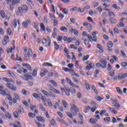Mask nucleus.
Listing matches in <instances>:
<instances>
[{
    "mask_svg": "<svg viewBox=\"0 0 127 127\" xmlns=\"http://www.w3.org/2000/svg\"><path fill=\"white\" fill-rule=\"evenodd\" d=\"M70 106H71L70 111L73 116H76L77 113H78L79 110L77 106L75 105L74 104H70Z\"/></svg>",
    "mask_w": 127,
    "mask_h": 127,
    "instance_id": "obj_1",
    "label": "nucleus"
},
{
    "mask_svg": "<svg viewBox=\"0 0 127 127\" xmlns=\"http://www.w3.org/2000/svg\"><path fill=\"white\" fill-rule=\"evenodd\" d=\"M42 93H43V94H44V95L45 96H46L47 97H49L50 96L51 97H52L53 98H55V97H56V96L55 95V94L51 93H49V92H47V91L45 90H41Z\"/></svg>",
    "mask_w": 127,
    "mask_h": 127,
    "instance_id": "obj_2",
    "label": "nucleus"
},
{
    "mask_svg": "<svg viewBox=\"0 0 127 127\" xmlns=\"http://www.w3.org/2000/svg\"><path fill=\"white\" fill-rule=\"evenodd\" d=\"M47 87L48 88H49V89L52 91V92H53L54 93H55L56 94H60V92L58 90H57V89L54 88V87H53V86H51L50 84H48L47 85Z\"/></svg>",
    "mask_w": 127,
    "mask_h": 127,
    "instance_id": "obj_3",
    "label": "nucleus"
},
{
    "mask_svg": "<svg viewBox=\"0 0 127 127\" xmlns=\"http://www.w3.org/2000/svg\"><path fill=\"white\" fill-rule=\"evenodd\" d=\"M6 86L10 89V90H12V91H16V90H17V88L15 86L13 85L12 84L7 83Z\"/></svg>",
    "mask_w": 127,
    "mask_h": 127,
    "instance_id": "obj_4",
    "label": "nucleus"
},
{
    "mask_svg": "<svg viewBox=\"0 0 127 127\" xmlns=\"http://www.w3.org/2000/svg\"><path fill=\"white\" fill-rule=\"evenodd\" d=\"M21 78H22V79H23V80H25V81H28L29 79H31V78H32V76L28 74H25L24 75L21 76Z\"/></svg>",
    "mask_w": 127,
    "mask_h": 127,
    "instance_id": "obj_5",
    "label": "nucleus"
},
{
    "mask_svg": "<svg viewBox=\"0 0 127 127\" xmlns=\"http://www.w3.org/2000/svg\"><path fill=\"white\" fill-rule=\"evenodd\" d=\"M30 56H32V52L31 51L30 48H29L28 53L25 54L24 57L26 58V60H28V58H29Z\"/></svg>",
    "mask_w": 127,
    "mask_h": 127,
    "instance_id": "obj_6",
    "label": "nucleus"
},
{
    "mask_svg": "<svg viewBox=\"0 0 127 127\" xmlns=\"http://www.w3.org/2000/svg\"><path fill=\"white\" fill-rule=\"evenodd\" d=\"M100 62L101 63V65L103 69H106V68H107V61L106 59H101Z\"/></svg>",
    "mask_w": 127,
    "mask_h": 127,
    "instance_id": "obj_7",
    "label": "nucleus"
},
{
    "mask_svg": "<svg viewBox=\"0 0 127 127\" xmlns=\"http://www.w3.org/2000/svg\"><path fill=\"white\" fill-rule=\"evenodd\" d=\"M83 26H85V27H87V29H89V30H92V29L93 28V26L92 25V24H91L90 23L86 22L83 23Z\"/></svg>",
    "mask_w": 127,
    "mask_h": 127,
    "instance_id": "obj_8",
    "label": "nucleus"
},
{
    "mask_svg": "<svg viewBox=\"0 0 127 127\" xmlns=\"http://www.w3.org/2000/svg\"><path fill=\"white\" fill-rule=\"evenodd\" d=\"M12 44L13 45V48L11 47L10 48L7 49V53L8 54H9V53H12V50H14L15 49V46L14 45V41L13 43H12Z\"/></svg>",
    "mask_w": 127,
    "mask_h": 127,
    "instance_id": "obj_9",
    "label": "nucleus"
},
{
    "mask_svg": "<svg viewBox=\"0 0 127 127\" xmlns=\"http://www.w3.org/2000/svg\"><path fill=\"white\" fill-rule=\"evenodd\" d=\"M95 67V64L93 63H89V65H87L86 67H85V70H90V69H93Z\"/></svg>",
    "mask_w": 127,
    "mask_h": 127,
    "instance_id": "obj_10",
    "label": "nucleus"
},
{
    "mask_svg": "<svg viewBox=\"0 0 127 127\" xmlns=\"http://www.w3.org/2000/svg\"><path fill=\"white\" fill-rule=\"evenodd\" d=\"M127 77V73H124L123 74L120 73L118 75V80H122V79H126Z\"/></svg>",
    "mask_w": 127,
    "mask_h": 127,
    "instance_id": "obj_11",
    "label": "nucleus"
},
{
    "mask_svg": "<svg viewBox=\"0 0 127 127\" xmlns=\"http://www.w3.org/2000/svg\"><path fill=\"white\" fill-rule=\"evenodd\" d=\"M46 73H48V70H47L46 68L43 69L41 71V73H40L41 77H44V76H45V75H46Z\"/></svg>",
    "mask_w": 127,
    "mask_h": 127,
    "instance_id": "obj_12",
    "label": "nucleus"
},
{
    "mask_svg": "<svg viewBox=\"0 0 127 127\" xmlns=\"http://www.w3.org/2000/svg\"><path fill=\"white\" fill-rule=\"evenodd\" d=\"M97 48L99 49V53H104V49H103V46L99 44H97Z\"/></svg>",
    "mask_w": 127,
    "mask_h": 127,
    "instance_id": "obj_13",
    "label": "nucleus"
},
{
    "mask_svg": "<svg viewBox=\"0 0 127 127\" xmlns=\"http://www.w3.org/2000/svg\"><path fill=\"white\" fill-rule=\"evenodd\" d=\"M6 1H7V4H8L10 6H13L14 5H15V2L12 0H6Z\"/></svg>",
    "mask_w": 127,
    "mask_h": 127,
    "instance_id": "obj_14",
    "label": "nucleus"
},
{
    "mask_svg": "<svg viewBox=\"0 0 127 127\" xmlns=\"http://www.w3.org/2000/svg\"><path fill=\"white\" fill-rule=\"evenodd\" d=\"M7 93H9V91L7 89H4V90L3 89H1V90H0V94L2 96H5Z\"/></svg>",
    "mask_w": 127,
    "mask_h": 127,
    "instance_id": "obj_15",
    "label": "nucleus"
},
{
    "mask_svg": "<svg viewBox=\"0 0 127 127\" xmlns=\"http://www.w3.org/2000/svg\"><path fill=\"white\" fill-rule=\"evenodd\" d=\"M29 24H30V20L29 19H27L26 20V21H24L22 23V25L24 27H26L27 26H28V25H29Z\"/></svg>",
    "mask_w": 127,
    "mask_h": 127,
    "instance_id": "obj_16",
    "label": "nucleus"
},
{
    "mask_svg": "<svg viewBox=\"0 0 127 127\" xmlns=\"http://www.w3.org/2000/svg\"><path fill=\"white\" fill-rule=\"evenodd\" d=\"M40 95L41 99L43 102V104H44V106H47V104H46V99H45V97H44V96H43V95L41 93H40Z\"/></svg>",
    "mask_w": 127,
    "mask_h": 127,
    "instance_id": "obj_17",
    "label": "nucleus"
},
{
    "mask_svg": "<svg viewBox=\"0 0 127 127\" xmlns=\"http://www.w3.org/2000/svg\"><path fill=\"white\" fill-rule=\"evenodd\" d=\"M96 34H98V32H96V31L92 32V37L94 39H93V41H94V42H96V41L98 40L97 39V35Z\"/></svg>",
    "mask_w": 127,
    "mask_h": 127,
    "instance_id": "obj_18",
    "label": "nucleus"
},
{
    "mask_svg": "<svg viewBox=\"0 0 127 127\" xmlns=\"http://www.w3.org/2000/svg\"><path fill=\"white\" fill-rule=\"evenodd\" d=\"M17 22H18V24H20V21H19V19H18L17 21L16 20V19H14L13 20V25L15 28H16L17 26Z\"/></svg>",
    "mask_w": 127,
    "mask_h": 127,
    "instance_id": "obj_19",
    "label": "nucleus"
},
{
    "mask_svg": "<svg viewBox=\"0 0 127 127\" xmlns=\"http://www.w3.org/2000/svg\"><path fill=\"white\" fill-rule=\"evenodd\" d=\"M109 21H110V23H112V24H116V23H117V19H115L114 18H112V17H111L109 19Z\"/></svg>",
    "mask_w": 127,
    "mask_h": 127,
    "instance_id": "obj_20",
    "label": "nucleus"
},
{
    "mask_svg": "<svg viewBox=\"0 0 127 127\" xmlns=\"http://www.w3.org/2000/svg\"><path fill=\"white\" fill-rule=\"evenodd\" d=\"M62 69L64 72H69V73H72V72H74V70L70 69L67 67H63Z\"/></svg>",
    "mask_w": 127,
    "mask_h": 127,
    "instance_id": "obj_21",
    "label": "nucleus"
},
{
    "mask_svg": "<svg viewBox=\"0 0 127 127\" xmlns=\"http://www.w3.org/2000/svg\"><path fill=\"white\" fill-rule=\"evenodd\" d=\"M109 111H110V112H111V113H113V114H115V115H117V114H118V111H117V110H116V109H115V108H111V107H109L108 108Z\"/></svg>",
    "mask_w": 127,
    "mask_h": 127,
    "instance_id": "obj_22",
    "label": "nucleus"
},
{
    "mask_svg": "<svg viewBox=\"0 0 127 127\" xmlns=\"http://www.w3.org/2000/svg\"><path fill=\"white\" fill-rule=\"evenodd\" d=\"M37 120L38 121V122H40L41 123H44L45 122V119H44V118L42 117H37Z\"/></svg>",
    "mask_w": 127,
    "mask_h": 127,
    "instance_id": "obj_23",
    "label": "nucleus"
},
{
    "mask_svg": "<svg viewBox=\"0 0 127 127\" xmlns=\"http://www.w3.org/2000/svg\"><path fill=\"white\" fill-rule=\"evenodd\" d=\"M37 71H38V69L35 68L32 72V75L33 77H36L37 75Z\"/></svg>",
    "mask_w": 127,
    "mask_h": 127,
    "instance_id": "obj_24",
    "label": "nucleus"
},
{
    "mask_svg": "<svg viewBox=\"0 0 127 127\" xmlns=\"http://www.w3.org/2000/svg\"><path fill=\"white\" fill-rule=\"evenodd\" d=\"M23 66H25V67H26L27 69L29 70V71H32V68L30 66V65L28 64H23Z\"/></svg>",
    "mask_w": 127,
    "mask_h": 127,
    "instance_id": "obj_25",
    "label": "nucleus"
},
{
    "mask_svg": "<svg viewBox=\"0 0 127 127\" xmlns=\"http://www.w3.org/2000/svg\"><path fill=\"white\" fill-rule=\"evenodd\" d=\"M62 104L65 109L68 110V104H67V102L65 100L62 101Z\"/></svg>",
    "mask_w": 127,
    "mask_h": 127,
    "instance_id": "obj_26",
    "label": "nucleus"
},
{
    "mask_svg": "<svg viewBox=\"0 0 127 127\" xmlns=\"http://www.w3.org/2000/svg\"><path fill=\"white\" fill-rule=\"evenodd\" d=\"M22 8L23 9V10L24 11H26V12H27L28 11V7L26 4H24L22 6Z\"/></svg>",
    "mask_w": 127,
    "mask_h": 127,
    "instance_id": "obj_27",
    "label": "nucleus"
},
{
    "mask_svg": "<svg viewBox=\"0 0 127 127\" xmlns=\"http://www.w3.org/2000/svg\"><path fill=\"white\" fill-rule=\"evenodd\" d=\"M113 46H114V44L112 41H109L107 43V47H108V48H112Z\"/></svg>",
    "mask_w": 127,
    "mask_h": 127,
    "instance_id": "obj_28",
    "label": "nucleus"
},
{
    "mask_svg": "<svg viewBox=\"0 0 127 127\" xmlns=\"http://www.w3.org/2000/svg\"><path fill=\"white\" fill-rule=\"evenodd\" d=\"M95 99L96 100H97V101H99V102H101V101H102V100H104V97H101L100 96H95Z\"/></svg>",
    "mask_w": 127,
    "mask_h": 127,
    "instance_id": "obj_29",
    "label": "nucleus"
},
{
    "mask_svg": "<svg viewBox=\"0 0 127 127\" xmlns=\"http://www.w3.org/2000/svg\"><path fill=\"white\" fill-rule=\"evenodd\" d=\"M12 126L13 127H21V124H20L19 122H17L16 124H13Z\"/></svg>",
    "mask_w": 127,
    "mask_h": 127,
    "instance_id": "obj_30",
    "label": "nucleus"
},
{
    "mask_svg": "<svg viewBox=\"0 0 127 127\" xmlns=\"http://www.w3.org/2000/svg\"><path fill=\"white\" fill-rule=\"evenodd\" d=\"M60 30L63 32H67L68 31L67 28L64 26L61 27Z\"/></svg>",
    "mask_w": 127,
    "mask_h": 127,
    "instance_id": "obj_31",
    "label": "nucleus"
},
{
    "mask_svg": "<svg viewBox=\"0 0 127 127\" xmlns=\"http://www.w3.org/2000/svg\"><path fill=\"white\" fill-rule=\"evenodd\" d=\"M107 113V110L106 109L102 110L100 112V115L101 117H104V115Z\"/></svg>",
    "mask_w": 127,
    "mask_h": 127,
    "instance_id": "obj_32",
    "label": "nucleus"
},
{
    "mask_svg": "<svg viewBox=\"0 0 127 127\" xmlns=\"http://www.w3.org/2000/svg\"><path fill=\"white\" fill-rule=\"evenodd\" d=\"M96 120H95V119L91 118L89 120V122L90 123H91V124H93L94 125H95L96 124V123L97 122H98V119H95Z\"/></svg>",
    "mask_w": 127,
    "mask_h": 127,
    "instance_id": "obj_33",
    "label": "nucleus"
},
{
    "mask_svg": "<svg viewBox=\"0 0 127 127\" xmlns=\"http://www.w3.org/2000/svg\"><path fill=\"white\" fill-rule=\"evenodd\" d=\"M84 108V113H88L87 111H89V110H91V108H90V106H85Z\"/></svg>",
    "mask_w": 127,
    "mask_h": 127,
    "instance_id": "obj_34",
    "label": "nucleus"
},
{
    "mask_svg": "<svg viewBox=\"0 0 127 127\" xmlns=\"http://www.w3.org/2000/svg\"><path fill=\"white\" fill-rule=\"evenodd\" d=\"M8 74H9V75H10L13 78H16V76H15V75L14 74V73H13V72H12V71H10V70H8Z\"/></svg>",
    "mask_w": 127,
    "mask_h": 127,
    "instance_id": "obj_35",
    "label": "nucleus"
},
{
    "mask_svg": "<svg viewBox=\"0 0 127 127\" xmlns=\"http://www.w3.org/2000/svg\"><path fill=\"white\" fill-rule=\"evenodd\" d=\"M65 93L67 96H70V89L65 88Z\"/></svg>",
    "mask_w": 127,
    "mask_h": 127,
    "instance_id": "obj_36",
    "label": "nucleus"
},
{
    "mask_svg": "<svg viewBox=\"0 0 127 127\" xmlns=\"http://www.w3.org/2000/svg\"><path fill=\"white\" fill-rule=\"evenodd\" d=\"M18 112L19 114H21V112H24V110H23V108L22 107L19 106V108L18 109Z\"/></svg>",
    "mask_w": 127,
    "mask_h": 127,
    "instance_id": "obj_37",
    "label": "nucleus"
},
{
    "mask_svg": "<svg viewBox=\"0 0 127 127\" xmlns=\"http://www.w3.org/2000/svg\"><path fill=\"white\" fill-rule=\"evenodd\" d=\"M54 44L55 49H56V50H58V49H59V45H58V44L56 42H55Z\"/></svg>",
    "mask_w": 127,
    "mask_h": 127,
    "instance_id": "obj_38",
    "label": "nucleus"
},
{
    "mask_svg": "<svg viewBox=\"0 0 127 127\" xmlns=\"http://www.w3.org/2000/svg\"><path fill=\"white\" fill-rule=\"evenodd\" d=\"M13 115L14 118H16V119H18V118H19L18 112H17V111H14L13 113Z\"/></svg>",
    "mask_w": 127,
    "mask_h": 127,
    "instance_id": "obj_39",
    "label": "nucleus"
},
{
    "mask_svg": "<svg viewBox=\"0 0 127 127\" xmlns=\"http://www.w3.org/2000/svg\"><path fill=\"white\" fill-rule=\"evenodd\" d=\"M75 64L76 68H77V69H82V66H79V62L78 61H75Z\"/></svg>",
    "mask_w": 127,
    "mask_h": 127,
    "instance_id": "obj_40",
    "label": "nucleus"
},
{
    "mask_svg": "<svg viewBox=\"0 0 127 127\" xmlns=\"http://www.w3.org/2000/svg\"><path fill=\"white\" fill-rule=\"evenodd\" d=\"M112 6L115 9H121V7L118 6L117 4H114Z\"/></svg>",
    "mask_w": 127,
    "mask_h": 127,
    "instance_id": "obj_41",
    "label": "nucleus"
},
{
    "mask_svg": "<svg viewBox=\"0 0 127 127\" xmlns=\"http://www.w3.org/2000/svg\"><path fill=\"white\" fill-rule=\"evenodd\" d=\"M116 90L119 94H120V95H123V91H122L120 87H117Z\"/></svg>",
    "mask_w": 127,
    "mask_h": 127,
    "instance_id": "obj_42",
    "label": "nucleus"
},
{
    "mask_svg": "<svg viewBox=\"0 0 127 127\" xmlns=\"http://www.w3.org/2000/svg\"><path fill=\"white\" fill-rule=\"evenodd\" d=\"M0 15H1V17H2V18H5V15H4V11L1 10L0 11Z\"/></svg>",
    "mask_w": 127,
    "mask_h": 127,
    "instance_id": "obj_43",
    "label": "nucleus"
},
{
    "mask_svg": "<svg viewBox=\"0 0 127 127\" xmlns=\"http://www.w3.org/2000/svg\"><path fill=\"white\" fill-rule=\"evenodd\" d=\"M22 93L23 95H28L29 94V91H27L25 89H23L22 90Z\"/></svg>",
    "mask_w": 127,
    "mask_h": 127,
    "instance_id": "obj_44",
    "label": "nucleus"
},
{
    "mask_svg": "<svg viewBox=\"0 0 127 127\" xmlns=\"http://www.w3.org/2000/svg\"><path fill=\"white\" fill-rule=\"evenodd\" d=\"M43 66H50L52 67L53 65L49 63H45L43 64Z\"/></svg>",
    "mask_w": 127,
    "mask_h": 127,
    "instance_id": "obj_45",
    "label": "nucleus"
},
{
    "mask_svg": "<svg viewBox=\"0 0 127 127\" xmlns=\"http://www.w3.org/2000/svg\"><path fill=\"white\" fill-rule=\"evenodd\" d=\"M50 83H51L53 86H55V87H57V83L56 82L53 80H50Z\"/></svg>",
    "mask_w": 127,
    "mask_h": 127,
    "instance_id": "obj_46",
    "label": "nucleus"
},
{
    "mask_svg": "<svg viewBox=\"0 0 127 127\" xmlns=\"http://www.w3.org/2000/svg\"><path fill=\"white\" fill-rule=\"evenodd\" d=\"M33 96L35 99H36L37 100H39L40 97H39V96H38V94L37 93H34V94H33Z\"/></svg>",
    "mask_w": 127,
    "mask_h": 127,
    "instance_id": "obj_47",
    "label": "nucleus"
},
{
    "mask_svg": "<svg viewBox=\"0 0 127 127\" xmlns=\"http://www.w3.org/2000/svg\"><path fill=\"white\" fill-rule=\"evenodd\" d=\"M91 89H92L94 92H95V93H96V94L98 95V90H97V89H96V87H95V86L92 85L91 87Z\"/></svg>",
    "mask_w": 127,
    "mask_h": 127,
    "instance_id": "obj_48",
    "label": "nucleus"
},
{
    "mask_svg": "<svg viewBox=\"0 0 127 127\" xmlns=\"http://www.w3.org/2000/svg\"><path fill=\"white\" fill-rule=\"evenodd\" d=\"M85 86L87 90H88V91H90V90H91V87L90 86V84H89V83H85Z\"/></svg>",
    "mask_w": 127,
    "mask_h": 127,
    "instance_id": "obj_49",
    "label": "nucleus"
},
{
    "mask_svg": "<svg viewBox=\"0 0 127 127\" xmlns=\"http://www.w3.org/2000/svg\"><path fill=\"white\" fill-rule=\"evenodd\" d=\"M13 95L15 99H16V100H18V101L20 100V97H19V96H18V94L14 93Z\"/></svg>",
    "mask_w": 127,
    "mask_h": 127,
    "instance_id": "obj_50",
    "label": "nucleus"
},
{
    "mask_svg": "<svg viewBox=\"0 0 127 127\" xmlns=\"http://www.w3.org/2000/svg\"><path fill=\"white\" fill-rule=\"evenodd\" d=\"M28 116L29 118H35V115L32 113H29Z\"/></svg>",
    "mask_w": 127,
    "mask_h": 127,
    "instance_id": "obj_51",
    "label": "nucleus"
},
{
    "mask_svg": "<svg viewBox=\"0 0 127 127\" xmlns=\"http://www.w3.org/2000/svg\"><path fill=\"white\" fill-rule=\"evenodd\" d=\"M51 125L54 126V127H55L56 126V122H55V120H54L53 119H52L51 121Z\"/></svg>",
    "mask_w": 127,
    "mask_h": 127,
    "instance_id": "obj_52",
    "label": "nucleus"
},
{
    "mask_svg": "<svg viewBox=\"0 0 127 127\" xmlns=\"http://www.w3.org/2000/svg\"><path fill=\"white\" fill-rule=\"evenodd\" d=\"M109 16H110V17H115V16H116V15L113 12H109Z\"/></svg>",
    "mask_w": 127,
    "mask_h": 127,
    "instance_id": "obj_53",
    "label": "nucleus"
},
{
    "mask_svg": "<svg viewBox=\"0 0 127 127\" xmlns=\"http://www.w3.org/2000/svg\"><path fill=\"white\" fill-rule=\"evenodd\" d=\"M87 36V37L89 38L90 41L92 42V41H94V39H93V37H92V36L90 34H87V35L86 36Z\"/></svg>",
    "mask_w": 127,
    "mask_h": 127,
    "instance_id": "obj_54",
    "label": "nucleus"
},
{
    "mask_svg": "<svg viewBox=\"0 0 127 127\" xmlns=\"http://www.w3.org/2000/svg\"><path fill=\"white\" fill-rule=\"evenodd\" d=\"M114 33H115V34H119V33H120V31H119V29H118V28L115 27L114 28Z\"/></svg>",
    "mask_w": 127,
    "mask_h": 127,
    "instance_id": "obj_55",
    "label": "nucleus"
},
{
    "mask_svg": "<svg viewBox=\"0 0 127 127\" xmlns=\"http://www.w3.org/2000/svg\"><path fill=\"white\" fill-rule=\"evenodd\" d=\"M66 114L67 116V117H69V118H70V119H72L73 118V115L71 114V113L67 112H66Z\"/></svg>",
    "mask_w": 127,
    "mask_h": 127,
    "instance_id": "obj_56",
    "label": "nucleus"
},
{
    "mask_svg": "<svg viewBox=\"0 0 127 127\" xmlns=\"http://www.w3.org/2000/svg\"><path fill=\"white\" fill-rule=\"evenodd\" d=\"M41 28L43 30V31H45V26H44V24L43 23H41Z\"/></svg>",
    "mask_w": 127,
    "mask_h": 127,
    "instance_id": "obj_57",
    "label": "nucleus"
},
{
    "mask_svg": "<svg viewBox=\"0 0 127 127\" xmlns=\"http://www.w3.org/2000/svg\"><path fill=\"white\" fill-rule=\"evenodd\" d=\"M6 118H7L8 119H11V114L9 113H7L5 114Z\"/></svg>",
    "mask_w": 127,
    "mask_h": 127,
    "instance_id": "obj_58",
    "label": "nucleus"
},
{
    "mask_svg": "<svg viewBox=\"0 0 127 127\" xmlns=\"http://www.w3.org/2000/svg\"><path fill=\"white\" fill-rule=\"evenodd\" d=\"M96 10L101 13L102 12V11H103V8H102V7L99 6L97 8H96Z\"/></svg>",
    "mask_w": 127,
    "mask_h": 127,
    "instance_id": "obj_59",
    "label": "nucleus"
},
{
    "mask_svg": "<svg viewBox=\"0 0 127 127\" xmlns=\"http://www.w3.org/2000/svg\"><path fill=\"white\" fill-rule=\"evenodd\" d=\"M39 107L41 109V110H42V111H45V108L43 107V104H42V103H40L39 104Z\"/></svg>",
    "mask_w": 127,
    "mask_h": 127,
    "instance_id": "obj_60",
    "label": "nucleus"
},
{
    "mask_svg": "<svg viewBox=\"0 0 127 127\" xmlns=\"http://www.w3.org/2000/svg\"><path fill=\"white\" fill-rule=\"evenodd\" d=\"M90 58V56L89 55H87L86 56H85L84 58H83V61H87Z\"/></svg>",
    "mask_w": 127,
    "mask_h": 127,
    "instance_id": "obj_61",
    "label": "nucleus"
},
{
    "mask_svg": "<svg viewBox=\"0 0 127 127\" xmlns=\"http://www.w3.org/2000/svg\"><path fill=\"white\" fill-rule=\"evenodd\" d=\"M48 103L49 107H51V108H52L53 105H52V102H51V100H50V99H48Z\"/></svg>",
    "mask_w": 127,
    "mask_h": 127,
    "instance_id": "obj_62",
    "label": "nucleus"
},
{
    "mask_svg": "<svg viewBox=\"0 0 127 127\" xmlns=\"http://www.w3.org/2000/svg\"><path fill=\"white\" fill-rule=\"evenodd\" d=\"M63 13H64V14H68V9L67 8H64L63 10Z\"/></svg>",
    "mask_w": 127,
    "mask_h": 127,
    "instance_id": "obj_63",
    "label": "nucleus"
},
{
    "mask_svg": "<svg viewBox=\"0 0 127 127\" xmlns=\"http://www.w3.org/2000/svg\"><path fill=\"white\" fill-rule=\"evenodd\" d=\"M30 108L32 111H33L34 109H36V106L31 105Z\"/></svg>",
    "mask_w": 127,
    "mask_h": 127,
    "instance_id": "obj_64",
    "label": "nucleus"
}]
</instances>
